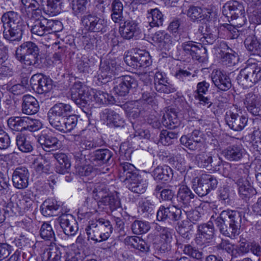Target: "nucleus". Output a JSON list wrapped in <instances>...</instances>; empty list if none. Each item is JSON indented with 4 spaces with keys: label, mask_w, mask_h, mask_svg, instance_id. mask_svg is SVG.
<instances>
[{
    "label": "nucleus",
    "mask_w": 261,
    "mask_h": 261,
    "mask_svg": "<svg viewBox=\"0 0 261 261\" xmlns=\"http://www.w3.org/2000/svg\"><path fill=\"white\" fill-rule=\"evenodd\" d=\"M243 213L233 210H224L215 220V224L224 236L233 239L240 234Z\"/></svg>",
    "instance_id": "nucleus-1"
},
{
    "label": "nucleus",
    "mask_w": 261,
    "mask_h": 261,
    "mask_svg": "<svg viewBox=\"0 0 261 261\" xmlns=\"http://www.w3.org/2000/svg\"><path fill=\"white\" fill-rule=\"evenodd\" d=\"M3 23L4 38L10 42L19 41L22 36L23 31L20 17L17 13L9 11L2 16Z\"/></svg>",
    "instance_id": "nucleus-2"
},
{
    "label": "nucleus",
    "mask_w": 261,
    "mask_h": 261,
    "mask_svg": "<svg viewBox=\"0 0 261 261\" xmlns=\"http://www.w3.org/2000/svg\"><path fill=\"white\" fill-rule=\"evenodd\" d=\"M245 64V67L240 70L237 80L239 85L247 88L261 81V60L250 58Z\"/></svg>",
    "instance_id": "nucleus-3"
},
{
    "label": "nucleus",
    "mask_w": 261,
    "mask_h": 261,
    "mask_svg": "<svg viewBox=\"0 0 261 261\" xmlns=\"http://www.w3.org/2000/svg\"><path fill=\"white\" fill-rule=\"evenodd\" d=\"M135 168L133 164H120L119 170L120 176L125 177L123 182L127 188L134 193L142 194L146 191L148 183L141 176L133 173Z\"/></svg>",
    "instance_id": "nucleus-4"
},
{
    "label": "nucleus",
    "mask_w": 261,
    "mask_h": 261,
    "mask_svg": "<svg viewBox=\"0 0 261 261\" xmlns=\"http://www.w3.org/2000/svg\"><path fill=\"white\" fill-rule=\"evenodd\" d=\"M32 34L43 36L47 34L58 32L62 29V23L57 20L41 18V19L28 23Z\"/></svg>",
    "instance_id": "nucleus-5"
},
{
    "label": "nucleus",
    "mask_w": 261,
    "mask_h": 261,
    "mask_svg": "<svg viewBox=\"0 0 261 261\" xmlns=\"http://www.w3.org/2000/svg\"><path fill=\"white\" fill-rule=\"evenodd\" d=\"M7 124L11 130L15 132H35L41 127L39 120L29 117H11L7 120Z\"/></svg>",
    "instance_id": "nucleus-6"
},
{
    "label": "nucleus",
    "mask_w": 261,
    "mask_h": 261,
    "mask_svg": "<svg viewBox=\"0 0 261 261\" xmlns=\"http://www.w3.org/2000/svg\"><path fill=\"white\" fill-rule=\"evenodd\" d=\"M225 120L230 128L234 131H241L247 125L248 118L242 115V110L240 107L233 105L226 111Z\"/></svg>",
    "instance_id": "nucleus-7"
},
{
    "label": "nucleus",
    "mask_w": 261,
    "mask_h": 261,
    "mask_svg": "<svg viewBox=\"0 0 261 261\" xmlns=\"http://www.w3.org/2000/svg\"><path fill=\"white\" fill-rule=\"evenodd\" d=\"M71 98L80 108H85L93 101V93H91L83 83L77 81L71 89Z\"/></svg>",
    "instance_id": "nucleus-8"
},
{
    "label": "nucleus",
    "mask_w": 261,
    "mask_h": 261,
    "mask_svg": "<svg viewBox=\"0 0 261 261\" xmlns=\"http://www.w3.org/2000/svg\"><path fill=\"white\" fill-rule=\"evenodd\" d=\"M222 13L227 17L231 19H238L239 24L245 23L246 18L245 9L243 5L238 1H230L226 3L223 7Z\"/></svg>",
    "instance_id": "nucleus-9"
},
{
    "label": "nucleus",
    "mask_w": 261,
    "mask_h": 261,
    "mask_svg": "<svg viewBox=\"0 0 261 261\" xmlns=\"http://www.w3.org/2000/svg\"><path fill=\"white\" fill-rule=\"evenodd\" d=\"M124 61L127 65L134 68L147 67L152 63L149 53L144 50H139L133 55H126Z\"/></svg>",
    "instance_id": "nucleus-10"
},
{
    "label": "nucleus",
    "mask_w": 261,
    "mask_h": 261,
    "mask_svg": "<svg viewBox=\"0 0 261 261\" xmlns=\"http://www.w3.org/2000/svg\"><path fill=\"white\" fill-rule=\"evenodd\" d=\"M81 21L84 30L88 32H102L106 27V21L104 19L90 13L83 15Z\"/></svg>",
    "instance_id": "nucleus-11"
},
{
    "label": "nucleus",
    "mask_w": 261,
    "mask_h": 261,
    "mask_svg": "<svg viewBox=\"0 0 261 261\" xmlns=\"http://www.w3.org/2000/svg\"><path fill=\"white\" fill-rule=\"evenodd\" d=\"M182 213L180 208L173 205H161L156 213L159 221H177L182 218Z\"/></svg>",
    "instance_id": "nucleus-12"
},
{
    "label": "nucleus",
    "mask_w": 261,
    "mask_h": 261,
    "mask_svg": "<svg viewBox=\"0 0 261 261\" xmlns=\"http://www.w3.org/2000/svg\"><path fill=\"white\" fill-rule=\"evenodd\" d=\"M30 84L33 89L40 94L48 92L53 88L52 80L41 73L34 74L30 79Z\"/></svg>",
    "instance_id": "nucleus-13"
},
{
    "label": "nucleus",
    "mask_w": 261,
    "mask_h": 261,
    "mask_svg": "<svg viewBox=\"0 0 261 261\" xmlns=\"http://www.w3.org/2000/svg\"><path fill=\"white\" fill-rule=\"evenodd\" d=\"M120 67L114 61H104L100 63L98 80L102 83L108 82L114 76L117 75Z\"/></svg>",
    "instance_id": "nucleus-14"
},
{
    "label": "nucleus",
    "mask_w": 261,
    "mask_h": 261,
    "mask_svg": "<svg viewBox=\"0 0 261 261\" xmlns=\"http://www.w3.org/2000/svg\"><path fill=\"white\" fill-rule=\"evenodd\" d=\"M181 48L184 54L187 56H190L193 59L198 61L199 62H203L206 57V50L200 45L198 46L193 41H187L182 43Z\"/></svg>",
    "instance_id": "nucleus-15"
},
{
    "label": "nucleus",
    "mask_w": 261,
    "mask_h": 261,
    "mask_svg": "<svg viewBox=\"0 0 261 261\" xmlns=\"http://www.w3.org/2000/svg\"><path fill=\"white\" fill-rule=\"evenodd\" d=\"M116 85L113 90L116 94L120 96H125L131 88L137 85V81L132 76L126 75L117 77L115 79Z\"/></svg>",
    "instance_id": "nucleus-16"
},
{
    "label": "nucleus",
    "mask_w": 261,
    "mask_h": 261,
    "mask_svg": "<svg viewBox=\"0 0 261 261\" xmlns=\"http://www.w3.org/2000/svg\"><path fill=\"white\" fill-rule=\"evenodd\" d=\"M59 222L63 232L68 236L75 235L78 230L77 223L71 214H62L59 217Z\"/></svg>",
    "instance_id": "nucleus-17"
},
{
    "label": "nucleus",
    "mask_w": 261,
    "mask_h": 261,
    "mask_svg": "<svg viewBox=\"0 0 261 261\" xmlns=\"http://www.w3.org/2000/svg\"><path fill=\"white\" fill-rule=\"evenodd\" d=\"M215 230L213 225L202 224L198 225L196 242L199 245L206 246L212 242Z\"/></svg>",
    "instance_id": "nucleus-18"
},
{
    "label": "nucleus",
    "mask_w": 261,
    "mask_h": 261,
    "mask_svg": "<svg viewBox=\"0 0 261 261\" xmlns=\"http://www.w3.org/2000/svg\"><path fill=\"white\" fill-rule=\"evenodd\" d=\"M71 111V107L68 104L59 103L55 105L48 112V119L50 124L69 115Z\"/></svg>",
    "instance_id": "nucleus-19"
},
{
    "label": "nucleus",
    "mask_w": 261,
    "mask_h": 261,
    "mask_svg": "<svg viewBox=\"0 0 261 261\" xmlns=\"http://www.w3.org/2000/svg\"><path fill=\"white\" fill-rule=\"evenodd\" d=\"M37 142L45 151L58 149L61 146V142L51 133L43 132L37 138Z\"/></svg>",
    "instance_id": "nucleus-20"
},
{
    "label": "nucleus",
    "mask_w": 261,
    "mask_h": 261,
    "mask_svg": "<svg viewBox=\"0 0 261 261\" xmlns=\"http://www.w3.org/2000/svg\"><path fill=\"white\" fill-rule=\"evenodd\" d=\"M202 137L199 130L195 129L188 135L182 136L180 139L181 143L189 149L195 150L202 145Z\"/></svg>",
    "instance_id": "nucleus-21"
},
{
    "label": "nucleus",
    "mask_w": 261,
    "mask_h": 261,
    "mask_svg": "<svg viewBox=\"0 0 261 261\" xmlns=\"http://www.w3.org/2000/svg\"><path fill=\"white\" fill-rule=\"evenodd\" d=\"M123 21V24H120L119 28V32L123 38L130 39L140 34L141 31L136 21L132 20Z\"/></svg>",
    "instance_id": "nucleus-22"
},
{
    "label": "nucleus",
    "mask_w": 261,
    "mask_h": 261,
    "mask_svg": "<svg viewBox=\"0 0 261 261\" xmlns=\"http://www.w3.org/2000/svg\"><path fill=\"white\" fill-rule=\"evenodd\" d=\"M154 88L158 92L169 94L176 91L173 86L168 82L165 74L156 71L154 75Z\"/></svg>",
    "instance_id": "nucleus-23"
},
{
    "label": "nucleus",
    "mask_w": 261,
    "mask_h": 261,
    "mask_svg": "<svg viewBox=\"0 0 261 261\" xmlns=\"http://www.w3.org/2000/svg\"><path fill=\"white\" fill-rule=\"evenodd\" d=\"M78 119L75 115H68L51 125L60 132L67 133L72 130L76 125Z\"/></svg>",
    "instance_id": "nucleus-24"
},
{
    "label": "nucleus",
    "mask_w": 261,
    "mask_h": 261,
    "mask_svg": "<svg viewBox=\"0 0 261 261\" xmlns=\"http://www.w3.org/2000/svg\"><path fill=\"white\" fill-rule=\"evenodd\" d=\"M29 173L25 167L17 168L12 175V181L14 186L19 189L27 187Z\"/></svg>",
    "instance_id": "nucleus-25"
},
{
    "label": "nucleus",
    "mask_w": 261,
    "mask_h": 261,
    "mask_svg": "<svg viewBox=\"0 0 261 261\" xmlns=\"http://www.w3.org/2000/svg\"><path fill=\"white\" fill-rule=\"evenodd\" d=\"M211 79L215 86L222 91H227L231 87L229 76L220 70L213 71Z\"/></svg>",
    "instance_id": "nucleus-26"
},
{
    "label": "nucleus",
    "mask_w": 261,
    "mask_h": 261,
    "mask_svg": "<svg viewBox=\"0 0 261 261\" xmlns=\"http://www.w3.org/2000/svg\"><path fill=\"white\" fill-rule=\"evenodd\" d=\"M102 119L106 120L108 124L113 125L115 127H122L124 124V120L120 115L113 110L106 109L100 113Z\"/></svg>",
    "instance_id": "nucleus-27"
},
{
    "label": "nucleus",
    "mask_w": 261,
    "mask_h": 261,
    "mask_svg": "<svg viewBox=\"0 0 261 261\" xmlns=\"http://www.w3.org/2000/svg\"><path fill=\"white\" fill-rule=\"evenodd\" d=\"M187 16L193 21L199 19L203 22L208 21L212 16V12L208 10L194 6L189 7L187 11Z\"/></svg>",
    "instance_id": "nucleus-28"
},
{
    "label": "nucleus",
    "mask_w": 261,
    "mask_h": 261,
    "mask_svg": "<svg viewBox=\"0 0 261 261\" xmlns=\"http://www.w3.org/2000/svg\"><path fill=\"white\" fill-rule=\"evenodd\" d=\"M65 252L64 247L51 245L43 253V261H61L62 255Z\"/></svg>",
    "instance_id": "nucleus-29"
},
{
    "label": "nucleus",
    "mask_w": 261,
    "mask_h": 261,
    "mask_svg": "<svg viewBox=\"0 0 261 261\" xmlns=\"http://www.w3.org/2000/svg\"><path fill=\"white\" fill-rule=\"evenodd\" d=\"M195 198L197 197L187 186H182L179 188L177 195V200L185 207L191 206Z\"/></svg>",
    "instance_id": "nucleus-30"
},
{
    "label": "nucleus",
    "mask_w": 261,
    "mask_h": 261,
    "mask_svg": "<svg viewBox=\"0 0 261 261\" xmlns=\"http://www.w3.org/2000/svg\"><path fill=\"white\" fill-rule=\"evenodd\" d=\"M39 103L37 99L30 95L23 96L22 111L27 115H32L36 113L39 110Z\"/></svg>",
    "instance_id": "nucleus-31"
},
{
    "label": "nucleus",
    "mask_w": 261,
    "mask_h": 261,
    "mask_svg": "<svg viewBox=\"0 0 261 261\" xmlns=\"http://www.w3.org/2000/svg\"><path fill=\"white\" fill-rule=\"evenodd\" d=\"M112 20L115 22L121 24L124 21L123 15V5L120 0H113L110 5Z\"/></svg>",
    "instance_id": "nucleus-32"
},
{
    "label": "nucleus",
    "mask_w": 261,
    "mask_h": 261,
    "mask_svg": "<svg viewBox=\"0 0 261 261\" xmlns=\"http://www.w3.org/2000/svg\"><path fill=\"white\" fill-rule=\"evenodd\" d=\"M236 184L238 186L239 194L243 199L249 198L252 195L256 193L255 190L245 178L238 179Z\"/></svg>",
    "instance_id": "nucleus-33"
},
{
    "label": "nucleus",
    "mask_w": 261,
    "mask_h": 261,
    "mask_svg": "<svg viewBox=\"0 0 261 261\" xmlns=\"http://www.w3.org/2000/svg\"><path fill=\"white\" fill-rule=\"evenodd\" d=\"M39 51L34 53L28 54L27 55L16 57V58L22 64L27 66H32L35 67H39L41 63V58L39 55Z\"/></svg>",
    "instance_id": "nucleus-34"
},
{
    "label": "nucleus",
    "mask_w": 261,
    "mask_h": 261,
    "mask_svg": "<svg viewBox=\"0 0 261 261\" xmlns=\"http://www.w3.org/2000/svg\"><path fill=\"white\" fill-rule=\"evenodd\" d=\"M147 21L150 28L162 26L164 21L162 13L157 8L148 11Z\"/></svg>",
    "instance_id": "nucleus-35"
},
{
    "label": "nucleus",
    "mask_w": 261,
    "mask_h": 261,
    "mask_svg": "<svg viewBox=\"0 0 261 261\" xmlns=\"http://www.w3.org/2000/svg\"><path fill=\"white\" fill-rule=\"evenodd\" d=\"M125 243L136 249L142 252L146 253L149 250V247L146 242L140 237L136 236H130L126 237Z\"/></svg>",
    "instance_id": "nucleus-36"
},
{
    "label": "nucleus",
    "mask_w": 261,
    "mask_h": 261,
    "mask_svg": "<svg viewBox=\"0 0 261 261\" xmlns=\"http://www.w3.org/2000/svg\"><path fill=\"white\" fill-rule=\"evenodd\" d=\"M60 205L56 200L48 199L44 201L41 207L42 214L45 216H53L57 215Z\"/></svg>",
    "instance_id": "nucleus-37"
},
{
    "label": "nucleus",
    "mask_w": 261,
    "mask_h": 261,
    "mask_svg": "<svg viewBox=\"0 0 261 261\" xmlns=\"http://www.w3.org/2000/svg\"><path fill=\"white\" fill-rule=\"evenodd\" d=\"M244 44L251 54L261 57V45L254 35L248 36L244 41Z\"/></svg>",
    "instance_id": "nucleus-38"
},
{
    "label": "nucleus",
    "mask_w": 261,
    "mask_h": 261,
    "mask_svg": "<svg viewBox=\"0 0 261 261\" xmlns=\"http://www.w3.org/2000/svg\"><path fill=\"white\" fill-rule=\"evenodd\" d=\"M39 51V48L35 43L32 41H27L23 42L17 48L15 51V57L34 53Z\"/></svg>",
    "instance_id": "nucleus-39"
},
{
    "label": "nucleus",
    "mask_w": 261,
    "mask_h": 261,
    "mask_svg": "<svg viewBox=\"0 0 261 261\" xmlns=\"http://www.w3.org/2000/svg\"><path fill=\"white\" fill-rule=\"evenodd\" d=\"M87 234L88 239H91L95 242H101L105 241L101 233L100 232L99 228L97 227L94 221L89 222L88 225L86 228Z\"/></svg>",
    "instance_id": "nucleus-40"
},
{
    "label": "nucleus",
    "mask_w": 261,
    "mask_h": 261,
    "mask_svg": "<svg viewBox=\"0 0 261 261\" xmlns=\"http://www.w3.org/2000/svg\"><path fill=\"white\" fill-rule=\"evenodd\" d=\"M94 222L101 233L103 239H108L112 232V226L110 222L105 219L99 218L94 221Z\"/></svg>",
    "instance_id": "nucleus-41"
},
{
    "label": "nucleus",
    "mask_w": 261,
    "mask_h": 261,
    "mask_svg": "<svg viewBox=\"0 0 261 261\" xmlns=\"http://www.w3.org/2000/svg\"><path fill=\"white\" fill-rule=\"evenodd\" d=\"M172 170L166 165L158 166L153 171V175L155 180L167 181Z\"/></svg>",
    "instance_id": "nucleus-42"
},
{
    "label": "nucleus",
    "mask_w": 261,
    "mask_h": 261,
    "mask_svg": "<svg viewBox=\"0 0 261 261\" xmlns=\"http://www.w3.org/2000/svg\"><path fill=\"white\" fill-rule=\"evenodd\" d=\"M150 228L149 223L145 221L135 220L131 225L132 232L136 234L146 233Z\"/></svg>",
    "instance_id": "nucleus-43"
},
{
    "label": "nucleus",
    "mask_w": 261,
    "mask_h": 261,
    "mask_svg": "<svg viewBox=\"0 0 261 261\" xmlns=\"http://www.w3.org/2000/svg\"><path fill=\"white\" fill-rule=\"evenodd\" d=\"M93 100L98 105L108 104L114 101L113 96L101 91H93Z\"/></svg>",
    "instance_id": "nucleus-44"
},
{
    "label": "nucleus",
    "mask_w": 261,
    "mask_h": 261,
    "mask_svg": "<svg viewBox=\"0 0 261 261\" xmlns=\"http://www.w3.org/2000/svg\"><path fill=\"white\" fill-rule=\"evenodd\" d=\"M202 178L201 176L199 177H195L192 181V188L194 191L199 196H204L208 193V189L206 185L202 182Z\"/></svg>",
    "instance_id": "nucleus-45"
},
{
    "label": "nucleus",
    "mask_w": 261,
    "mask_h": 261,
    "mask_svg": "<svg viewBox=\"0 0 261 261\" xmlns=\"http://www.w3.org/2000/svg\"><path fill=\"white\" fill-rule=\"evenodd\" d=\"M109 190L105 184L98 183L95 185L93 191V197L100 202L101 200H103L109 195Z\"/></svg>",
    "instance_id": "nucleus-46"
},
{
    "label": "nucleus",
    "mask_w": 261,
    "mask_h": 261,
    "mask_svg": "<svg viewBox=\"0 0 261 261\" xmlns=\"http://www.w3.org/2000/svg\"><path fill=\"white\" fill-rule=\"evenodd\" d=\"M87 0H71L70 7L72 13L75 16H79L84 13L86 11Z\"/></svg>",
    "instance_id": "nucleus-47"
},
{
    "label": "nucleus",
    "mask_w": 261,
    "mask_h": 261,
    "mask_svg": "<svg viewBox=\"0 0 261 261\" xmlns=\"http://www.w3.org/2000/svg\"><path fill=\"white\" fill-rule=\"evenodd\" d=\"M112 156L113 153L109 149H99L95 151L93 160L95 162H101L103 163L112 162Z\"/></svg>",
    "instance_id": "nucleus-48"
},
{
    "label": "nucleus",
    "mask_w": 261,
    "mask_h": 261,
    "mask_svg": "<svg viewBox=\"0 0 261 261\" xmlns=\"http://www.w3.org/2000/svg\"><path fill=\"white\" fill-rule=\"evenodd\" d=\"M177 137L178 134L175 132L163 130L160 133L159 141L164 145H169Z\"/></svg>",
    "instance_id": "nucleus-49"
},
{
    "label": "nucleus",
    "mask_w": 261,
    "mask_h": 261,
    "mask_svg": "<svg viewBox=\"0 0 261 261\" xmlns=\"http://www.w3.org/2000/svg\"><path fill=\"white\" fill-rule=\"evenodd\" d=\"M16 145L19 149L22 152H28L33 149V147L26 137L21 134H18L16 137Z\"/></svg>",
    "instance_id": "nucleus-50"
},
{
    "label": "nucleus",
    "mask_w": 261,
    "mask_h": 261,
    "mask_svg": "<svg viewBox=\"0 0 261 261\" xmlns=\"http://www.w3.org/2000/svg\"><path fill=\"white\" fill-rule=\"evenodd\" d=\"M158 158L159 161L162 162H177L181 163L184 162V159L179 153L173 155L164 151L160 152L158 154Z\"/></svg>",
    "instance_id": "nucleus-51"
},
{
    "label": "nucleus",
    "mask_w": 261,
    "mask_h": 261,
    "mask_svg": "<svg viewBox=\"0 0 261 261\" xmlns=\"http://www.w3.org/2000/svg\"><path fill=\"white\" fill-rule=\"evenodd\" d=\"M101 204L108 206L111 211L120 207V201L117 197L109 195L107 197L101 200Z\"/></svg>",
    "instance_id": "nucleus-52"
},
{
    "label": "nucleus",
    "mask_w": 261,
    "mask_h": 261,
    "mask_svg": "<svg viewBox=\"0 0 261 261\" xmlns=\"http://www.w3.org/2000/svg\"><path fill=\"white\" fill-rule=\"evenodd\" d=\"M41 238L46 240H55V233L50 224L44 222L40 230Z\"/></svg>",
    "instance_id": "nucleus-53"
},
{
    "label": "nucleus",
    "mask_w": 261,
    "mask_h": 261,
    "mask_svg": "<svg viewBox=\"0 0 261 261\" xmlns=\"http://www.w3.org/2000/svg\"><path fill=\"white\" fill-rule=\"evenodd\" d=\"M162 123L164 126L170 128L174 127V124L178 123L176 114L172 111L167 112L163 116Z\"/></svg>",
    "instance_id": "nucleus-54"
},
{
    "label": "nucleus",
    "mask_w": 261,
    "mask_h": 261,
    "mask_svg": "<svg viewBox=\"0 0 261 261\" xmlns=\"http://www.w3.org/2000/svg\"><path fill=\"white\" fill-rule=\"evenodd\" d=\"M227 159L231 161H237L242 156L241 149L236 146L229 147L225 152Z\"/></svg>",
    "instance_id": "nucleus-55"
},
{
    "label": "nucleus",
    "mask_w": 261,
    "mask_h": 261,
    "mask_svg": "<svg viewBox=\"0 0 261 261\" xmlns=\"http://www.w3.org/2000/svg\"><path fill=\"white\" fill-rule=\"evenodd\" d=\"M183 252L185 254L197 260H199L202 257V252L190 244L184 246Z\"/></svg>",
    "instance_id": "nucleus-56"
},
{
    "label": "nucleus",
    "mask_w": 261,
    "mask_h": 261,
    "mask_svg": "<svg viewBox=\"0 0 261 261\" xmlns=\"http://www.w3.org/2000/svg\"><path fill=\"white\" fill-rule=\"evenodd\" d=\"M222 61L228 66L234 65L239 61V57L237 53L228 51L225 55L220 57Z\"/></svg>",
    "instance_id": "nucleus-57"
},
{
    "label": "nucleus",
    "mask_w": 261,
    "mask_h": 261,
    "mask_svg": "<svg viewBox=\"0 0 261 261\" xmlns=\"http://www.w3.org/2000/svg\"><path fill=\"white\" fill-rule=\"evenodd\" d=\"M251 138L252 149L258 151L261 154V131L259 129L254 130Z\"/></svg>",
    "instance_id": "nucleus-58"
},
{
    "label": "nucleus",
    "mask_w": 261,
    "mask_h": 261,
    "mask_svg": "<svg viewBox=\"0 0 261 261\" xmlns=\"http://www.w3.org/2000/svg\"><path fill=\"white\" fill-rule=\"evenodd\" d=\"M201 176L203 179L202 182L206 185L209 192L217 187L218 181L216 177L210 174H202Z\"/></svg>",
    "instance_id": "nucleus-59"
},
{
    "label": "nucleus",
    "mask_w": 261,
    "mask_h": 261,
    "mask_svg": "<svg viewBox=\"0 0 261 261\" xmlns=\"http://www.w3.org/2000/svg\"><path fill=\"white\" fill-rule=\"evenodd\" d=\"M83 43L85 48L93 49L97 46L98 39L96 35H88L83 37Z\"/></svg>",
    "instance_id": "nucleus-60"
},
{
    "label": "nucleus",
    "mask_w": 261,
    "mask_h": 261,
    "mask_svg": "<svg viewBox=\"0 0 261 261\" xmlns=\"http://www.w3.org/2000/svg\"><path fill=\"white\" fill-rule=\"evenodd\" d=\"M7 59V54L0 55V74L6 76L11 75L12 71L11 69L7 66L6 61Z\"/></svg>",
    "instance_id": "nucleus-61"
},
{
    "label": "nucleus",
    "mask_w": 261,
    "mask_h": 261,
    "mask_svg": "<svg viewBox=\"0 0 261 261\" xmlns=\"http://www.w3.org/2000/svg\"><path fill=\"white\" fill-rule=\"evenodd\" d=\"M258 102H260V97L257 95L252 92L247 94L244 100V103L246 106L247 110Z\"/></svg>",
    "instance_id": "nucleus-62"
},
{
    "label": "nucleus",
    "mask_w": 261,
    "mask_h": 261,
    "mask_svg": "<svg viewBox=\"0 0 261 261\" xmlns=\"http://www.w3.org/2000/svg\"><path fill=\"white\" fill-rule=\"evenodd\" d=\"M93 63L86 57H83L77 64L78 70L81 72H89Z\"/></svg>",
    "instance_id": "nucleus-63"
},
{
    "label": "nucleus",
    "mask_w": 261,
    "mask_h": 261,
    "mask_svg": "<svg viewBox=\"0 0 261 261\" xmlns=\"http://www.w3.org/2000/svg\"><path fill=\"white\" fill-rule=\"evenodd\" d=\"M170 36L164 31L156 32L152 36V41L157 44L167 43L170 41Z\"/></svg>",
    "instance_id": "nucleus-64"
}]
</instances>
